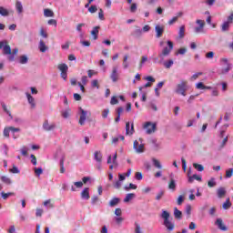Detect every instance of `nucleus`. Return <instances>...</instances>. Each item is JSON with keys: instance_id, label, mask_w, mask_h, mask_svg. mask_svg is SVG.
Listing matches in <instances>:
<instances>
[{"instance_id": "nucleus-47", "label": "nucleus", "mask_w": 233, "mask_h": 233, "mask_svg": "<svg viewBox=\"0 0 233 233\" xmlns=\"http://www.w3.org/2000/svg\"><path fill=\"white\" fill-rule=\"evenodd\" d=\"M10 132H11L10 127H5V129H4V137H10Z\"/></svg>"}, {"instance_id": "nucleus-51", "label": "nucleus", "mask_w": 233, "mask_h": 233, "mask_svg": "<svg viewBox=\"0 0 233 233\" xmlns=\"http://www.w3.org/2000/svg\"><path fill=\"white\" fill-rule=\"evenodd\" d=\"M232 176H233V169L232 168L228 169L226 171V177L230 178V177H232Z\"/></svg>"}, {"instance_id": "nucleus-29", "label": "nucleus", "mask_w": 233, "mask_h": 233, "mask_svg": "<svg viewBox=\"0 0 233 233\" xmlns=\"http://www.w3.org/2000/svg\"><path fill=\"white\" fill-rule=\"evenodd\" d=\"M0 15L6 17V16L10 15V12H8L6 8L0 6Z\"/></svg>"}, {"instance_id": "nucleus-25", "label": "nucleus", "mask_w": 233, "mask_h": 233, "mask_svg": "<svg viewBox=\"0 0 233 233\" xmlns=\"http://www.w3.org/2000/svg\"><path fill=\"white\" fill-rule=\"evenodd\" d=\"M0 179L2 183H5V185H12V179L6 176H2Z\"/></svg>"}, {"instance_id": "nucleus-49", "label": "nucleus", "mask_w": 233, "mask_h": 233, "mask_svg": "<svg viewBox=\"0 0 233 233\" xmlns=\"http://www.w3.org/2000/svg\"><path fill=\"white\" fill-rule=\"evenodd\" d=\"M44 207H49V208H54V204H52L51 200L48 199L44 202Z\"/></svg>"}, {"instance_id": "nucleus-46", "label": "nucleus", "mask_w": 233, "mask_h": 233, "mask_svg": "<svg viewBox=\"0 0 233 233\" xmlns=\"http://www.w3.org/2000/svg\"><path fill=\"white\" fill-rule=\"evenodd\" d=\"M172 65H174V61L171 59L167 60V62L164 63L165 68H170L172 66Z\"/></svg>"}, {"instance_id": "nucleus-3", "label": "nucleus", "mask_w": 233, "mask_h": 233, "mask_svg": "<svg viewBox=\"0 0 233 233\" xmlns=\"http://www.w3.org/2000/svg\"><path fill=\"white\" fill-rule=\"evenodd\" d=\"M187 90H188V82L187 80H181L179 84L177 85L176 94H179L180 96H187Z\"/></svg>"}, {"instance_id": "nucleus-57", "label": "nucleus", "mask_w": 233, "mask_h": 233, "mask_svg": "<svg viewBox=\"0 0 233 233\" xmlns=\"http://www.w3.org/2000/svg\"><path fill=\"white\" fill-rule=\"evenodd\" d=\"M177 54H179L180 56H185V54H187V48L181 47L180 49H178Z\"/></svg>"}, {"instance_id": "nucleus-22", "label": "nucleus", "mask_w": 233, "mask_h": 233, "mask_svg": "<svg viewBox=\"0 0 233 233\" xmlns=\"http://www.w3.org/2000/svg\"><path fill=\"white\" fill-rule=\"evenodd\" d=\"M119 203H121V198H113L109 201V207H116V205H119Z\"/></svg>"}, {"instance_id": "nucleus-12", "label": "nucleus", "mask_w": 233, "mask_h": 233, "mask_svg": "<svg viewBox=\"0 0 233 233\" xmlns=\"http://www.w3.org/2000/svg\"><path fill=\"white\" fill-rule=\"evenodd\" d=\"M215 225L218 226L219 230H223L224 232H227V230L228 229L227 226H225V223H223V219L221 218H217Z\"/></svg>"}, {"instance_id": "nucleus-21", "label": "nucleus", "mask_w": 233, "mask_h": 233, "mask_svg": "<svg viewBox=\"0 0 233 233\" xmlns=\"http://www.w3.org/2000/svg\"><path fill=\"white\" fill-rule=\"evenodd\" d=\"M26 96L29 105H31V107L35 108V100L34 99V96H32V95H30L29 93H26Z\"/></svg>"}, {"instance_id": "nucleus-4", "label": "nucleus", "mask_w": 233, "mask_h": 233, "mask_svg": "<svg viewBox=\"0 0 233 233\" xmlns=\"http://www.w3.org/2000/svg\"><path fill=\"white\" fill-rule=\"evenodd\" d=\"M172 50H174V43L170 40L167 41V46H166L161 54H159V57L160 59H163V57H167L168 56H170V52H172Z\"/></svg>"}, {"instance_id": "nucleus-53", "label": "nucleus", "mask_w": 233, "mask_h": 233, "mask_svg": "<svg viewBox=\"0 0 233 233\" xmlns=\"http://www.w3.org/2000/svg\"><path fill=\"white\" fill-rule=\"evenodd\" d=\"M119 103V100H117V96H112L110 100V105H117Z\"/></svg>"}, {"instance_id": "nucleus-7", "label": "nucleus", "mask_w": 233, "mask_h": 233, "mask_svg": "<svg viewBox=\"0 0 233 233\" xmlns=\"http://www.w3.org/2000/svg\"><path fill=\"white\" fill-rule=\"evenodd\" d=\"M133 148L137 152V154H143V152H145V145L139 144L137 140L134 141Z\"/></svg>"}, {"instance_id": "nucleus-55", "label": "nucleus", "mask_w": 233, "mask_h": 233, "mask_svg": "<svg viewBox=\"0 0 233 233\" xmlns=\"http://www.w3.org/2000/svg\"><path fill=\"white\" fill-rule=\"evenodd\" d=\"M183 201H185V197L180 195L178 198H177V205H183Z\"/></svg>"}, {"instance_id": "nucleus-54", "label": "nucleus", "mask_w": 233, "mask_h": 233, "mask_svg": "<svg viewBox=\"0 0 233 233\" xmlns=\"http://www.w3.org/2000/svg\"><path fill=\"white\" fill-rule=\"evenodd\" d=\"M9 172H11V174H19L20 171L19 168H17V167L13 166V168H11Z\"/></svg>"}, {"instance_id": "nucleus-40", "label": "nucleus", "mask_w": 233, "mask_h": 233, "mask_svg": "<svg viewBox=\"0 0 233 233\" xmlns=\"http://www.w3.org/2000/svg\"><path fill=\"white\" fill-rule=\"evenodd\" d=\"M62 116L64 119H68L70 117V108H67L66 110L62 112Z\"/></svg>"}, {"instance_id": "nucleus-60", "label": "nucleus", "mask_w": 233, "mask_h": 233, "mask_svg": "<svg viewBox=\"0 0 233 233\" xmlns=\"http://www.w3.org/2000/svg\"><path fill=\"white\" fill-rule=\"evenodd\" d=\"M35 216L36 218H41V216H43V209L36 208Z\"/></svg>"}, {"instance_id": "nucleus-58", "label": "nucleus", "mask_w": 233, "mask_h": 233, "mask_svg": "<svg viewBox=\"0 0 233 233\" xmlns=\"http://www.w3.org/2000/svg\"><path fill=\"white\" fill-rule=\"evenodd\" d=\"M136 10H137V4H136V3L131 4L130 12H132L134 14V12H136Z\"/></svg>"}, {"instance_id": "nucleus-61", "label": "nucleus", "mask_w": 233, "mask_h": 233, "mask_svg": "<svg viewBox=\"0 0 233 233\" xmlns=\"http://www.w3.org/2000/svg\"><path fill=\"white\" fill-rule=\"evenodd\" d=\"M199 76H203V72H198V73H196L194 74L192 76H191V79H198V77H199Z\"/></svg>"}, {"instance_id": "nucleus-42", "label": "nucleus", "mask_w": 233, "mask_h": 233, "mask_svg": "<svg viewBox=\"0 0 233 233\" xmlns=\"http://www.w3.org/2000/svg\"><path fill=\"white\" fill-rule=\"evenodd\" d=\"M208 187H209V188H212L214 187H216V179L214 177H212L208 182Z\"/></svg>"}, {"instance_id": "nucleus-52", "label": "nucleus", "mask_w": 233, "mask_h": 233, "mask_svg": "<svg viewBox=\"0 0 233 233\" xmlns=\"http://www.w3.org/2000/svg\"><path fill=\"white\" fill-rule=\"evenodd\" d=\"M98 17L101 21H105V13L103 12V9H99Z\"/></svg>"}, {"instance_id": "nucleus-64", "label": "nucleus", "mask_w": 233, "mask_h": 233, "mask_svg": "<svg viewBox=\"0 0 233 233\" xmlns=\"http://www.w3.org/2000/svg\"><path fill=\"white\" fill-rule=\"evenodd\" d=\"M75 101H81V95L75 93L74 95Z\"/></svg>"}, {"instance_id": "nucleus-27", "label": "nucleus", "mask_w": 233, "mask_h": 233, "mask_svg": "<svg viewBox=\"0 0 233 233\" xmlns=\"http://www.w3.org/2000/svg\"><path fill=\"white\" fill-rule=\"evenodd\" d=\"M95 159L97 161V163H101V161H103V155L100 153V151L95 152Z\"/></svg>"}, {"instance_id": "nucleus-48", "label": "nucleus", "mask_w": 233, "mask_h": 233, "mask_svg": "<svg viewBox=\"0 0 233 233\" xmlns=\"http://www.w3.org/2000/svg\"><path fill=\"white\" fill-rule=\"evenodd\" d=\"M88 12L90 14H96V12H97V6L96 5H91L89 8H88Z\"/></svg>"}, {"instance_id": "nucleus-44", "label": "nucleus", "mask_w": 233, "mask_h": 233, "mask_svg": "<svg viewBox=\"0 0 233 233\" xmlns=\"http://www.w3.org/2000/svg\"><path fill=\"white\" fill-rule=\"evenodd\" d=\"M128 55H126L123 59V66L124 68H128Z\"/></svg>"}, {"instance_id": "nucleus-20", "label": "nucleus", "mask_w": 233, "mask_h": 233, "mask_svg": "<svg viewBox=\"0 0 233 233\" xmlns=\"http://www.w3.org/2000/svg\"><path fill=\"white\" fill-rule=\"evenodd\" d=\"M38 48H39L40 52H42L43 54H45V52H46V50H48V46H46V44H45V41H43V40H40Z\"/></svg>"}, {"instance_id": "nucleus-11", "label": "nucleus", "mask_w": 233, "mask_h": 233, "mask_svg": "<svg viewBox=\"0 0 233 233\" xmlns=\"http://www.w3.org/2000/svg\"><path fill=\"white\" fill-rule=\"evenodd\" d=\"M79 111H80V118H79V125H81V127H83V125H85V122L86 121V111H85V109H83L82 107H79Z\"/></svg>"}, {"instance_id": "nucleus-31", "label": "nucleus", "mask_w": 233, "mask_h": 233, "mask_svg": "<svg viewBox=\"0 0 233 233\" xmlns=\"http://www.w3.org/2000/svg\"><path fill=\"white\" fill-rule=\"evenodd\" d=\"M10 196H15V193H14V192L5 193V191H2V192H1V197H2L4 199L9 198Z\"/></svg>"}, {"instance_id": "nucleus-33", "label": "nucleus", "mask_w": 233, "mask_h": 233, "mask_svg": "<svg viewBox=\"0 0 233 233\" xmlns=\"http://www.w3.org/2000/svg\"><path fill=\"white\" fill-rule=\"evenodd\" d=\"M168 188L169 190H176V180L174 178H171L168 183Z\"/></svg>"}, {"instance_id": "nucleus-17", "label": "nucleus", "mask_w": 233, "mask_h": 233, "mask_svg": "<svg viewBox=\"0 0 233 233\" xmlns=\"http://www.w3.org/2000/svg\"><path fill=\"white\" fill-rule=\"evenodd\" d=\"M217 195L219 199L225 198V196H227V189H225V187H219L217 190Z\"/></svg>"}, {"instance_id": "nucleus-63", "label": "nucleus", "mask_w": 233, "mask_h": 233, "mask_svg": "<svg viewBox=\"0 0 233 233\" xmlns=\"http://www.w3.org/2000/svg\"><path fill=\"white\" fill-rule=\"evenodd\" d=\"M74 185L76 188H83V182L81 181L74 182Z\"/></svg>"}, {"instance_id": "nucleus-18", "label": "nucleus", "mask_w": 233, "mask_h": 233, "mask_svg": "<svg viewBox=\"0 0 233 233\" xmlns=\"http://www.w3.org/2000/svg\"><path fill=\"white\" fill-rule=\"evenodd\" d=\"M198 90H212V86L203 85V82H199L196 85Z\"/></svg>"}, {"instance_id": "nucleus-9", "label": "nucleus", "mask_w": 233, "mask_h": 233, "mask_svg": "<svg viewBox=\"0 0 233 233\" xmlns=\"http://www.w3.org/2000/svg\"><path fill=\"white\" fill-rule=\"evenodd\" d=\"M155 32H156V38L157 39H159L160 37H163V34L165 33V25H157L155 26Z\"/></svg>"}, {"instance_id": "nucleus-15", "label": "nucleus", "mask_w": 233, "mask_h": 233, "mask_svg": "<svg viewBox=\"0 0 233 233\" xmlns=\"http://www.w3.org/2000/svg\"><path fill=\"white\" fill-rule=\"evenodd\" d=\"M43 128L46 130V132H50L56 128V124L49 125L48 120H45L43 124Z\"/></svg>"}, {"instance_id": "nucleus-8", "label": "nucleus", "mask_w": 233, "mask_h": 233, "mask_svg": "<svg viewBox=\"0 0 233 233\" xmlns=\"http://www.w3.org/2000/svg\"><path fill=\"white\" fill-rule=\"evenodd\" d=\"M144 128L147 134H154V132H156V124H152L151 122H147L144 125Z\"/></svg>"}, {"instance_id": "nucleus-41", "label": "nucleus", "mask_w": 233, "mask_h": 233, "mask_svg": "<svg viewBox=\"0 0 233 233\" xmlns=\"http://www.w3.org/2000/svg\"><path fill=\"white\" fill-rule=\"evenodd\" d=\"M28 63V57L26 56H20V64L21 65H26Z\"/></svg>"}, {"instance_id": "nucleus-6", "label": "nucleus", "mask_w": 233, "mask_h": 233, "mask_svg": "<svg viewBox=\"0 0 233 233\" xmlns=\"http://www.w3.org/2000/svg\"><path fill=\"white\" fill-rule=\"evenodd\" d=\"M220 65L226 66V68H222L220 71V74H228V72H230V68H231V65L230 63H228V58H220Z\"/></svg>"}, {"instance_id": "nucleus-16", "label": "nucleus", "mask_w": 233, "mask_h": 233, "mask_svg": "<svg viewBox=\"0 0 233 233\" xmlns=\"http://www.w3.org/2000/svg\"><path fill=\"white\" fill-rule=\"evenodd\" d=\"M101 27L99 25L93 27V29L91 31V35H93L94 41H96L97 35H99V29Z\"/></svg>"}, {"instance_id": "nucleus-13", "label": "nucleus", "mask_w": 233, "mask_h": 233, "mask_svg": "<svg viewBox=\"0 0 233 233\" xmlns=\"http://www.w3.org/2000/svg\"><path fill=\"white\" fill-rule=\"evenodd\" d=\"M134 123L131 124L130 127V122L126 123V136H132L134 134Z\"/></svg>"}, {"instance_id": "nucleus-34", "label": "nucleus", "mask_w": 233, "mask_h": 233, "mask_svg": "<svg viewBox=\"0 0 233 233\" xmlns=\"http://www.w3.org/2000/svg\"><path fill=\"white\" fill-rule=\"evenodd\" d=\"M179 39H183L185 37V25H181L178 31Z\"/></svg>"}, {"instance_id": "nucleus-28", "label": "nucleus", "mask_w": 233, "mask_h": 233, "mask_svg": "<svg viewBox=\"0 0 233 233\" xmlns=\"http://www.w3.org/2000/svg\"><path fill=\"white\" fill-rule=\"evenodd\" d=\"M58 70H60L61 73L68 72V66L66 64H59Z\"/></svg>"}, {"instance_id": "nucleus-30", "label": "nucleus", "mask_w": 233, "mask_h": 233, "mask_svg": "<svg viewBox=\"0 0 233 233\" xmlns=\"http://www.w3.org/2000/svg\"><path fill=\"white\" fill-rule=\"evenodd\" d=\"M44 15L45 17H54V11L50 9H45Z\"/></svg>"}, {"instance_id": "nucleus-23", "label": "nucleus", "mask_w": 233, "mask_h": 233, "mask_svg": "<svg viewBox=\"0 0 233 233\" xmlns=\"http://www.w3.org/2000/svg\"><path fill=\"white\" fill-rule=\"evenodd\" d=\"M174 217H175V219H181L183 218V213L177 209V208H174Z\"/></svg>"}, {"instance_id": "nucleus-35", "label": "nucleus", "mask_w": 233, "mask_h": 233, "mask_svg": "<svg viewBox=\"0 0 233 233\" xmlns=\"http://www.w3.org/2000/svg\"><path fill=\"white\" fill-rule=\"evenodd\" d=\"M147 61H148V56H143L140 60L139 70H141V68H143V65H145V63H147Z\"/></svg>"}, {"instance_id": "nucleus-14", "label": "nucleus", "mask_w": 233, "mask_h": 233, "mask_svg": "<svg viewBox=\"0 0 233 233\" xmlns=\"http://www.w3.org/2000/svg\"><path fill=\"white\" fill-rule=\"evenodd\" d=\"M113 83H117L119 80V74L117 73V67H113V71L110 75Z\"/></svg>"}, {"instance_id": "nucleus-45", "label": "nucleus", "mask_w": 233, "mask_h": 233, "mask_svg": "<svg viewBox=\"0 0 233 233\" xmlns=\"http://www.w3.org/2000/svg\"><path fill=\"white\" fill-rule=\"evenodd\" d=\"M91 86L93 88H97L99 89V81H97V79L92 80L91 82Z\"/></svg>"}, {"instance_id": "nucleus-59", "label": "nucleus", "mask_w": 233, "mask_h": 233, "mask_svg": "<svg viewBox=\"0 0 233 233\" xmlns=\"http://www.w3.org/2000/svg\"><path fill=\"white\" fill-rule=\"evenodd\" d=\"M2 107L5 113H7L9 116H12V113L10 112V110H8V108L6 107V105L5 103H2Z\"/></svg>"}, {"instance_id": "nucleus-2", "label": "nucleus", "mask_w": 233, "mask_h": 233, "mask_svg": "<svg viewBox=\"0 0 233 233\" xmlns=\"http://www.w3.org/2000/svg\"><path fill=\"white\" fill-rule=\"evenodd\" d=\"M162 219H164V226L166 227L168 232H172L174 230L175 226L174 223L170 220V213L167 210H163L161 214Z\"/></svg>"}, {"instance_id": "nucleus-50", "label": "nucleus", "mask_w": 233, "mask_h": 233, "mask_svg": "<svg viewBox=\"0 0 233 233\" xmlns=\"http://www.w3.org/2000/svg\"><path fill=\"white\" fill-rule=\"evenodd\" d=\"M135 178L137 180V181H141V179H143V173L142 172H137L135 174Z\"/></svg>"}, {"instance_id": "nucleus-38", "label": "nucleus", "mask_w": 233, "mask_h": 233, "mask_svg": "<svg viewBox=\"0 0 233 233\" xmlns=\"http://www.w3.org/2000/svg\"><path fill=\"white\" fill-rule=\"evenodd\" d=\"M194 179H196L197 181H201V177L195 174L192 177H188V183H192V181H194Z\"/></svg>"}, {"instance_id": "nucleus-26", "label": "nucleus", "mask_w": 233, "mask_h": 233, "mask_svg": "<svg viewBox=\"0 0 233 233\" xmlns=\"http://www.w3.org/2000/svg\"><path fill=\"white\" fill-rule=\"evenodd\" d=\"M232 207V203L230 202V198H227L224 204L222 205V208L224 210H228Z\"/></svg>"}, {"instance_id": "nucleus-39", "label": "nucleus", "mask_w": 233, "mask_h": 233, "mask_svg": "<svg viewBox=\"0 0 233 233\" xmlns=\"http://www.w3.org/2000/svg\"><path fill=\"white\" fill-rule=\"evenodd\" d=\"M194 168H196V170H198V172H203V170H205V167H203V165L201 164H193Z\"/></svg>"}, {"instance_id": "nucleus-1", "label": "nucleus", "mask_w": 233, "mask_h": 233, "mask_svg": "<svg viewBox=\"0 0 233 233\" xmlns=\"http://www.w3.org/2000/svg\"><path fill=\"white\" fill-rule=\"evenodd\" d=\"M1 49H3L5 56H9V61H14V59H15V56H17V53L19 52L18 48H15L12 51L10 45H8V41L6 40L0 41V50Z\"/></svg>"}, {"instance_id": "nucleus-5", "label": "nucleus", "mask_w": 233, "mask_h": 233, "mask_svg": "<svg viewBox=\"0 0 233 233\" xmlns=\"http://www.w3.org/2000/svg\"><path fill=\"white\" fill-rule=\"evenodd\" d=\"M232 22H233V13H231L230 15L228 16L227 21H225L221 25L222 32H228V29L230 28V25H232Z\"/></svg>"}, {"instance_id": "nucleus-24", "label": "nucleus", "mask_w": 233, "mask_h": 233, "mask_svg": "<svg viewBox=\"0 0 233 233\" xmlns=\"http://www.w3.org/2000/svg\"><path fill=\"white\" fill-rule=\"evenodd\" d=\"M135 198H136V194L128 193L124 198V203H128L129 201H132V199H134Z\"/></svg>"}, {"instance_id": "nucleus-43", "label": "nucleus", "mask_w": 233, "mask_h": 233, "mask_svg": "<svg viewBox=\"0 0 233 233\" xmlns=\"http://www.w3.org/2000/svg\"><path fill=\"white\" fill-rule=\"evenodd\" d=\"M108 114H110V109L108 108L104 109L102 112V117L104 119H106L108 117Z\"/></svg>"}, {"instance_id": "nucleus-62", "label": "nucleus", "mask_w": 233, "mask_h": 233, "mask_svg": "<svg viewBox=\"0 0 233 233\" xmlns=\"http://www.w3.org/2000/svg\"><path fill=\"white\" fill-rule=\"evenodd\" d=\"M9 128L13 134H15V132H21V129L18 127H9Z\"/></svg>"}, {"instance_id": "nucleus-56", "label": "nucleus", "mask_w": 233, "mask_h": 233, "mask_svg": "<svg viewBox=\"0 0 233 233\" xmlns=\"http://www.w3.org/2000/svg\"><path fill=\"white\" fill-rule=\"evenodd\" d=\"M35 176H41V174H43V168L35 167Z\"/></svg>"}, {"instance_id": "nucleus-19", "label": "nucleus", "mask_w": 233, "mask_h": 233, "mask_svg": "<svg viewBox=\"0 0 233 233\" xmlns=\"http://www.w3.org/2000/svg\"><path fill=\"white\" fill-rule=\"evenodd\" d=\"M88 187H85L83 191L81 192V198L82 199H90V192L88 191Z\"/></svg>"}, {"instance_id": "nucleus-32", "label": "nucleus", "mask_w": 233, "mask_h": 233, "mask_svg": "<svg viewBox=\"0 0 233 233\" xmlns=\"http://www.w3.org/2000/svg\"><path fill=\"white\" fill-rule=\"evenodd\" d=\"M153 165L154 167H156V168H158L159 170H161V168H163V166H161V162H159V160L153 158Z\"/></svg>"}, {"instance_id": "nucleus-10", "label": "nucleus", "mask_w": 233, "mask_h": 233, "mask_svg": "<svg viewBox=\"0 0 233 233\" xmlns=\"http://www.w3.org/2000/svg\"><path fill=\"white\" fill-rule=\"evenodd\" d=\"M196 23L199 26L195 27V33L196 34H202V32H204V28H205V22L203 20H197Z\"/></svg>"}, {"instance_id": "nucleus-36", "label": "nucleus", "mask_w": 233, "mask_h": 233, "mask_svg": "<svg viewBox=\"0 0 233 233\" xmlns=\"http://www.w3.org/2000/svg\"><path fill=\"white\" fill-rule=\"evenodd\" d=\"M65 157H62L60 160V174H65Z\"/></svg>"}, {"instance_id": "nucleus-37", "label": "nucleus", "mask_w": 233, "mask_h": 233, "mask_svg": "<svg viewBox=\"0 0 233 233\" xmlns=\"http://www.w3.org/2000/svg\"><path fill=\"white\" fill-rule=\"evenodd\" d=\"M15 8H16L18 14H22L23 13V4H21V2L17 1L15 3Z\"/></svg>"}]
</instances>
